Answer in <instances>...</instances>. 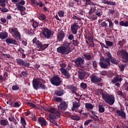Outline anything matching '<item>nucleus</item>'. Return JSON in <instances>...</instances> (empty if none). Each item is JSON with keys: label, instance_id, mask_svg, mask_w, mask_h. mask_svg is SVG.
Listing matches in <instances>:
<instances>
[{"label": "nucleus", "instance_id": "obj_32", "mask_svg": "<svg viewBox=\"0 0 128 128\" xmlns=\"http://www.w3.org/2000/svg\"><path fill=\"white\" fill-rule=\"evenodd\" d=\"M87 40H89L90 44H91L92 46H94V38L92 36H88L87 37Z\"/></svg>", "mask_w": 128, "mask_h": 128}, {"label": "nucleus", "instance_id": "obj_4", "mask_svg": "<svg viewBox=\"0 0 128 128\" xmlns=\"http://www.w3.org/2000/svg\"><path fill=\"white\" fill-rule=\"evenodd\" d=\"M50 82L52 84H53V86H60L62 84V80L58 76H54L50 80Z\"/></svg>", "mask_w": 128, "mask_h": 128}, {"label": "nucleus", "instance_id": "obj_13", "mask_svg": "<svg viewBox=\"0 0 128 128\" xmlns=\"http://www.w3.org/2000/svg\"><path fill=\"white\" fill-rule=\"evenodd\" d=\"M48 120L51 124L58 126V123L56 122V114H50L48 116Z\"/></svg>", "mask_w": 128, "mask_h": 128}, {"label": "nucleus", "instance_id": "obj_53", "mask_svg": "<svg viewBox=\"0 0 128 128\" xmlns=\"http://www.w3.org/2000/svg\"><path fill=\"white\" fill-rule=\"evenodd\" d=\"M64 12L62 10H60L58 13V16H60V18L64 17Z\"/></svg>", "mask_w": 128, "mask_h": 128}, {"label": "nucleus", "instance_id": "obj_46", "mask_svg": "<svg viewBox=\"0 0 128 128\" xmlns=\"http://www.w3.org/2000/svg\"><path fill=\"white\" fill-rule=\"evenodd\" d=\"M0 10L2 12H8V9L4 8V6H2V8H0Z\"/></svg>", "mask_w": 128, "mask_h": 128}, {"label": "nucleus", "instance_id": "obj_1", "mask_svg": "<svg viewBox=\"0 0 128 128\" xmlns=\"http://www.w3.org/2000/svg\"><path fill=\"white\" fill-rule=\"evenodd\" d=\"M46 82L42 78H34L32 81V84L34 90H38L39 88L41 90H48V88L44 85Z\"/></svg>", "mask_w": 128, "mask_h": 128}, {"label": "nucleus", "instance_id": "obj_18", "mask_svg": "<svg viewBox=\"0 0 128 128\" xmlns=\"http://www.w3.org/2000/svg\"><path fill=\"white\" fill-rule=\"evenodd\" d=\"M6 42L9 44H14L16 46L18 44V42L16 40H14L12 38H7L6 40Z\"/></svg>", "mask_w": 128, "mask_h": 128}, {"label": "nucleus", "instance_id": "obj_3", "mask_svg": "<svg viewBox=\"0 0 128 128\" xmlns=\"http://www.w3.org/2000/svg\"><path fill=\"white\" fill-rule=\"evenodd\" d=\"M9 32L12 34V36H15L17 38L20 39V33L18 32V30L16 28H9Z\"/></svg>", "mask_w": 128, "mask_h": 128}, {"label": "nucleus", "instance_id": "obj_39", "mask_svg": "<svg viewBox=\"0 0 128 128\" xmlns=\"http://www.w3.org/2000/svg\"><path fill=\"white\" fill-rule=\"evenodd\" d=\"M35 4H36V6H39L40 8H42V6H44V3L40 1V0H38L36 2Z\"/></svg>", "mask_w": 128, "mask_h": 128}, {"label": "nucleus", "instance_id": "obj_36", "mask_svg": "<svg viewBox=\"0 0 128 128\" xmlns=\"http://www.w3.org/2000/svg\"><path fill=\"white\" fill-rule=\"evenodd\" d=\"M31 22H32V26L33 28H36L38 27V24H39L38 22L34 21V20H32Z\"/></svg>", "mask_w": 128, "mask_h": 128}, {"label": "nucleus", "instance_id": "obj_20", "mask_svg": "<svg viewBox=\"0 0 128 128\" xmlns=\"http://www.w3.org/2000/svg\"><path fill=\"white\" fill-rule=\"evenodd\" d=\"M122 76H120V75H116L112 80V84H116L118 82H122Z\"/></svg>", "mask_w": 128, "mask_h": 128}, {"label": "nucleus", "instance_id": "obj_59", "mask_svg": "<svg viewBox=\"0 0 128 128\" xmlns=\"http://www.w3.org/2000/svg\"><path fill=\"white\" fill-rule=\"evenodd\" d=\"M114 12H115L114 8H113V10H109L108 11V14H111L112 16V14H114Z\"/></svg>", "mask_w": 128, "mask_h": 128}, {"label": "nucleus", "instance_id": "obj_16", "mask_svg": "<svg viewBox=\"0 0 128 128\" xmlns=\"http://www.w3.org/2000/svg\"><path fill=\"white\" fill-rule=\"evenodd\" d=\"M60 70L62 72V74L66 76V80H70V72H68V70H66V69L60 68Z\"/></svg>", "mask_w": 128, "mask_h": 128}, {"label": "nucleus", "instance_id": "obj_49", "mask_svg": "<svg viewBox=\"0 0 128 128\" xmlns=\"http://www.w3.org/2000/svg\"><path fill=\"white\" fill-rule=\"evenodd\" d=\"M12 90H20V86L18 85H14L12 86Z\"/></svg>", "mask_w": 128, "mask_h": 128}, {"label": "nucleus", "instance_id": "obj_9", "mask_svg": "<svg viewBox=\"0 0 128 128\" xmlns=\"http://www.w3.org/2000/svg\"><path fill=\"white\" fill-rule=\"evenodd\" d=\"M78 28H80V25H78V22H74V23L71 25L70 30L72 34H76L78 30Z\"/></svg>", "mask_w": 128, "mask_h": 128}, {"label": "nucleus", "instance_id": "obj_42", "mask_svg": "<svg viewBox=\"0 0 128 128\" xmlns=\"http://www.w3.org/2000/svg\"><path fill=\"white\" fill-rule=\"evenodd\" d=\"M124 42H126V40L124 39H123L122 40L119 41L118 43V44H119L120 48H123L124 44Z\"/></svg>", "mask_w": 128, "mask_h": 128}, {"label": "nucleus", "instance_id": "obj_15", "mask_svg": "<svg viewBox=\"0 0 128 128\" xmlns=\"http://www.w3.org/2000/svg\"><path fill=\"white\" fill-rule=\"evenodd\" d=\"M38 123L40 124L41 126H48V123L44 117H39L38 118Z\"/></svg>", "mask_w": 128, "mask_h": 128}, {"label": "nucleus", "instance_id": "obj_27", "mask_svg": "<svg viewBox=\"0 0 128 128\" xmlns=\"http://www.w3.org/2000/svg\"><path fill=\"white\" fill-rule=\"evenodd\" d=\"M48 112L51 114H56V112H57L58 116H60V111H56V108H48Z\"/></svg>", "mask_w": 128, "mask_h": 128}, {"label": "nucleus", "instance_id": "obj_11", "mask_svg": "<svg viewBox=\"0 0 128 128\" xmlns=\"http://www.w3.org/2000/svg\"><path fill=\"white\" fill-rule=\"evenodd\" d=\"M99 64L101 68H108V66H110V62L108 61V59H104L103 62H100Z\"/></svg>", "mask_w": 128, "mask_h": 128}, {"label": "nucleus", "instance_id": "obj_23", "mask_svg": "<svg viewBox=\"0 0 128 128\" xmlns=\"http://www.w3.org/2000/svg\"><path fill=\"white\" fill-rule=\"evenodd\" d=\"M64 48H66L67 50L70 52H72V50L70 48V43H68V42H66L64 43V46H63Z\"/></svg>", "mask_w": 128, "mask_h": 128}, {"label": "nucleus", "instance_id": "obj_45", "mask_svg": "<svg viewBox=\"0 0 128 128\" xmlns=\"http://www.w3.org/2000/svg\"><path fill=\"white\" fill-rule=\"evenodd\" d=\"M70 88H71L72 94H74V92H76V90H78V89L76 88V86H74V85H72V86H71Z\"/></svg>", "mask_w": 128, "mask_h": 128}, {"label": "nucleus", "instance_id": "obj_51", "mask_svg": "<svg viewBox=\"0 0 128 128\" xmlns=\"http://www.w3.org/2000/svg\"><path fill=\"white\" fill-rule=\"evenodd\" d=\"M101 26L102 28H106V27L108 26V24H106V22H102Z\"/></svg>", "mask_w": 128, "mask_h": 128}, {"label": "nucleus", "instance_id": "obj_62", "mask_svg": "<svg viewBox=\"0 0 128 128\" xmlns=\"http://www.w3.org/2000/svg\"><path fill=\"white\" fill-rule=\"evenodd\" d=\"M6 0H0V4H1L2 6H6Z\"/></svg>", "mask_w": 128, "mask_h": 128}, {"label": "nucleus", "instance_id": "obj_6", "mask_svg": "<svg viewBox=\"0 0 128 128\" xmlns=\"http://www.w3.org/2000/svg\"><path fill=\"white\" fill-rule=\"evenodd\" d=\"M42 34L48 40L52 36V30H50L46 28H42Z\"/></svg>", "mask_w": 128, "mask_h": 128}, {"label": "nucleus", "instance_id": "obj_26", "mask_svg": "<svg viewBox=\"0 0 128 128\" xmlns=\"http://www.w3.org/2000/svg\"><path fill=\"white\" fill-rule=\"evenodd\" d=\"M64 89H60L55 92V94L58 96H64Z\"/></svg>", "mask_w": 128, "mask_h": 128}, {"label": "nucleus", "instance_id": "obj_35", "mask_svg": "<svg viewBox=\"0 0 128 128\" xmlns=\"http://www.w3.org/2000/svg\"><path fill=\"white\" fill-rule=\"evenodd\" d=\"M71 120H80V118L79 116H75V115H72L70 116Z\"/></svg>", "mask_w": 128, "mask_h": 128}, {"label": "nucleus", "instance_id": "obj_54", "mask_svg": "<svg viewBox=\"0 0 128 128\" xmlns=\"http://www.w3.org/2000/svg\"><path fill=\"white\" fill-rule=\"evenodd\" d=\"M117 92L118 96H120L122 98H124V93L122 90H118Z\"/></svg>", "mask_w": 128, "mask_h": 128}, {"label": "nucleus", "instance_id": "obj_64", "mask_svg": "<svg viewBox=\"0 0 128 128\" xmlns=\"http://www.w3.org/2000/svg\"><path fill=\"white\" fill-rule=\"evenodd\" d=\"M21 76H28V72H22L20 73Z\"/></svg>", "mask_w": 128, "mask_h": 128}, {"label": "nucleus", "instance_id": "obj_14", "mask_svg": "<svg viewBox=\"0 0 128 128\" xmlns=\"http://www.w3.org/2000/svg\"><path fill=\"white\" fill-rule=\"evenodd\" d=\"M57 42H60L64 40V38L66 36V34H64V32L62 30H61L60 32H58L57 34Z\"/></svg>", "mask_w": 128, "mask_h": 128}, {"label": "nucleus", "instance_id": "obj_61", "mask_svg": "<svg viewBox=\"0 0 128 128\" xmlns=\"http://www.w3.org/2000/svg\"><path fill=\"white\" fill-rule=\"evenodd\" d=\"M48 46V44H44V45L42 44L41 50H46V48H47Z\"/></svg>", "mask_w": 128, "mask_h": 128}, {"label": "nucleus", "instance_id": "obj_58", "mask_svg": "<svg viewBox=\"0 0 128 128\" xmlns=\"http://www.w3.org/2000/svg\"><path fill=\"white\" fill-rule=\"evenodd\" d=\"M92 120H86L84 122V126H88V124H90V122H92Z\"/></svg>", "mask_w": 128, "mask_h": 128}, {"label": "nucleus", "instance_id": "obj_22", "mask_svg": "<svg viewBox=\"0 0 128 128\" xmlns=\"http://www.w3.org/2000/svg\"><path fill=\"white\" fill-rule=\"evenodd\" d=\"M8 33L6 32H0V40H6L8 38Z\"/></svg>", "mask_w": 128, "mask_h": 128}, {"label": "nucleus", "instance_id": "obj_10", "mask_svg": "<svg viewBox=\"0 0 128 128\" xmlns=\"http://www.w3.org/2000/svg\"><path fill=\"white\" fill-rule=\"evenodd\" d=\"M90 78L92 82V84H98V82H102V77H99L98 76L94 74H92Z\"/></svg>", "mask_w": 128, "mask_h": 128}, {"label": "nucleus", "instance_id": "obj_34", "mask_svg": "<svg viewBox=\"0 0 128 128\" xmlns=\"http://www.w3.org/2000/svg\"><path fill=\"white\" fill-rule=\"evenodd\" d=\"M83 56H84V58H85L86 60H90L92 58V57L90 54H84Z\"/></svg>", "mask_w": 128, "mask_h": 128}, {"label": "nucleus", "instance_id": "obj_55", "mask_svg": "<svg viewBox=\"0 0 128 128\" xmlns=\"http://www.w3.org/2000/svg\"><path fill=\"white\" fill-rule=\"evenodd\" d=\"M92 67H93L94 68L95 70L96 69V68H98V64L96 63V60L93 61Z\"/></svg>", "mask_w": 128, "mask_h": 128}, {"label": "nucleus", "instance_id": "obj_48", "mask_svg": "<svg viewBox=\"0 0 128 128\" xmlns=\"http://www.w3.org/2000/svg\"><path fill=\"white\" fill-rule=\"evenodd\" d=\"M106 44L108 46H112V45L114 44V42L108 40H106Z\"/></svg>", "mask_w": 128, "mask_h": 128}, {"label": "nucleus", "instance_id": "obj_56", "mask_svg": "<svg viewBox=\"0 0 128 128\" xmlns=\"http://www.w3.org/2000/svg\"><path fill=\"white\" fill-rule=\"evenodd\" d=\"M20 122H21L22 124H26V120L22 116L20 117Z\"/></svg>", "mask_w": 128, "mask_h": 128}, {"label": "nucleus", "instance_id": "obj_40", "mask_svg": "<svg viewBox=\"0 0 128 128\" xmlns=\"http://www.w3.org/2000/svg\"><path fill=\"white\" fill-rule=\"evenodd\" d=\"M80 86L82 90H86L88 88V84L84 83V82H82L80 84Z\"/></svg>", "mask_w": 128, "mask_h": 128}, {"label": "nucleus", "instance_id": "obj_2", "mask_svg": "<svg viewBox=\"0 0 128 128\" xmlns=\"http://www.w3.org/2000/svg\"><path fill=\"white\" fill-rule=\"evenodd\" d=\"M102 98L106 104L112 106L114 104L115 98L113 95L109 94L108 93L102 94Z\"/></svg>", "mask_w": 128, "mask_h": 128}, {"label": "nucleus", "instance_id": "obj_12", "mask_svg": "<svg viewBox=\"0 0 128 128\" xmlns=\"http://www.w3.org/2000/svg\"><path fill=\"white\" fill-rule=\"evenodd\" d=\"M57 52L61 54H68L70 52L64 46H60L56 48Z\"/></svg>", "mask_w": 128, "mask_h": 128}, {"label": "nucleus", "instance_id": "obj_8", "mask_svg": "<svg viewBox=\"0 0 128 128\" xmlns=\"http://www.w3.org/2000/svg\"><path fill=\"white\" fill-rule=\"evenodd\" d=\"M117 56L119 58L120 56L122 60H128V52L124 50H118L117 52Z\"/></svg>", "mask_w": 128, "mask_h": 128}, {"label": "nucleus", "instance_id": "obj_19", "mask_svg": "<svg viewBox=\"0 0 128 128\" xmlns=\"http://www.w3.org/2000/svg\"><path fill=\"white\" fill-rule=\"evenodd\" d=\"M118 116H121L124 120L126 118V115L124 112L122 110H117L116 112Z\"/></svg>", "mask_w": 128, "mask_h": 128}, {"label": "nucleus", "instance_id": "obj_31", "mask_svg": "<svg viewBox=\"0 0 128 128\" xmlns=\"http://www.w3.org/2000/svg\"><path fill=\"white\" fill-rule=\"evenodd\" d=\"M16 6L18 10H20V12H24L26 10V7L22 5L16 4Z\"/></svg>", "mask_w": 128, "mask_h": 128}, {"label": "nucleus", "instance_id": "obj_57", "mask_svg": "<svg viewBox=\"0 0 128 128\" xmlns=\"http://www.w3.org/2000/svg\"><path fill=\"white\" fill-rule=\"evenodd\" d=\"M120 72H124V68H126V65L121 64L120 66Z\"/></svg>", "mask_w": 128, "mask_h": 128}, {"label": "nucleus", "instance_id": "obj_60", "mask_svg": "<svg viewBox=\"0 0 128 128\" xmlns=\"http://www.w3.org/2000/svg\"><path fill=\"white\" fill-rule=\"evenodd\" d=\"M26 4V2H24V0H21L20 2H18V4H19V6H24Z\"/></svg>", "mask_w": 128, "mask_h": 128}, {"label": "nucleus", "instance_id": "obj_43", "mask_svg": "<svg viewBox=\"0 0 128 128\" xmlns=\"http://www.w3.org/2000/svg\"><path fill=\"white\" fill-rule=\"evenodd\" d=\"M122 88L128 92V82H126L122 86Z\"/></svg>", "mask_w": 128, "mask_h": 128}, {"label": "nucleus", "instance_id": "obj_47", "mask_svg": "<svg viewBox=\"0 0 128 128\" xmlns=\"http://www.w3.org/2000/svg\"><path fill=\"white\" fill-rule=\"evenodd\" d=\"M39 16L42 20H46V16L44 14H40Z\"/></svg>", "mask_w": 128, "mask_h": 128}, {"label": "nucleus", "instance_id": "obj_28", "mask_svg": "<svg viewBox=\"0 0 128 128\" xmlns=\"http://www.w3.org/2000/svg\"><path fill=\"white\" fill-rule=\"evenodd\" d=\"M106 22H109V28L110 30H114V23L110 19H107Z\"/></svg>", "mask_w": 128, "mask_h": 128}, {"label": "nucleus", "instance_id": "obj_63", "mask_svg": "<svg viewBox=\"0 0 128 128\" xmlns=\"http://www.w3.org/2000/svg\"><path fill=\"white\" fill-rule=\"evenodd\" d=\"M20 104L18 102H14L13 106L14 108H20Z\"/></svg>", "mask_w": 128, "mask_h": 128}, {"label": "nucleus", "instance_id": "obj_7", "mask_svg": "<svg viewBox=\"0 0 128 128\" xmlns=\"http://www.w3.org/2000/svg\"><path fill=\"white\" fill-rule=\"evenodd\" d=\"M16 62L18 66H25L26 68H30V63L28 62V61H24V60L20 58H18L16 59Z\"/></svg>", "mask_w": 128, "mask_h": 128}, {"label": "nucleus", "instance_id": "obj_38", "mask_svg": "<svg viewBox=\"0 0 128 128\" xmlns=\"http://www.w3.org/2000/svg\"><path fill=\"white\" fill-rule=\"evenodd\" d=\"M110 62L114 64H118V60H116V59L114 58L113 57H112V58L110 59Z\"/></svg>", "mask_w": 128, "mask_h": 128}, {"label": "nucleus", "instance_id": "obj_52", "mask_svg": "<svg viewBox=\"0 0 128 128\" xmlns=\"http://www.w3.org/2000/svg\"><path fill=\"white\" fill-rule=\"evenodd\" d=\"M97 94H102H102L106 93H104V90L102 89H98L97 90Z\"/></svg>", "mask_w": 128, "mask_h": 128}, {"label": "nucleus", "instance_id": "obj_17", "mask_svg": "<svg viewBox=\"0 0 128 128\" xmlns=\"http://www.w3.org/2000/svg\"><path fill=\"white\" fill-rule=\"evenodd\" d=\"M68 104L65 101H62L60 102L59 106L58 108L62 110H66L68 108Z\"/></svg>", "mask_w": 128, "mask_h": 128}, {"label": "nucleus", "instance_id": "obj_29", "mask_svg": "<svg viewBox=\"0 0 128 128\" xmlns=\"http://www.w3.org/2000/svg\"><path fill=\"white\" fill-rule=\"evenodd\" d=\"M85 108L86 110H92L94 108V106L90 103H86Z\"/></svg>", "mask_w": 128, "mask_h": 128}, {"label": "nucleus", "instance_id": "obj_25", "mask_svg": "<svg viewBox=\"0 0 128 128\" xmlns=\"http://www.w3.org/2000/svg\"><path fill=\"white\" fill-rule=\"evenodd\" d=\"M0 124L2 126H8V121L6 119H2L0 120Z\"/></svg>", "mask_w": 128, "mask_h": 128}, {"label": "nucleus", "instance_id": "obj_24", "mask_svg": "<svg viewBox=\"0 0 128 128\" xmlns=\"http://www.w3.org/2000/svg\"><path fill=\"white\" fill-rule=\"evenodd\" d=\"M84 6H94V2H92L91 0H83Z\"/></svg>", "mask_w": 128, "mask_h": 128}, {"label": "nucleus", "instance_id": "obj_30", "mask_svg": "<svg viewBox=\"0 0 128 128\" xmlns=\"http://www.w3.org/2000/svg\"><path fill=\"white\" fill-rule=\"evenodd\" d=\"M106 55L107 57H106L104 60L108 59V61L110 62V59L112 58V54L108 51L106 52Z\"/></svg>", "mask_w": 128, "mask_h": 128}, {"label": "nucleus", "instance_id": "obj_21", "mask_svg": "<svg viewBox=\"0 0 128 128\" xmlns=\"http://www.w3.org/2000/svg\"><path fill=\"white\" fill-rule=\"evenodd\" d=\"M78 76L80 80H84V77L86 76V72L84 70H80L78 72Z\"/></svg>", "mask_w": 128, "mask_h": 128}, {"label": "nucleus", "instance_id": "obj_41", "mask_svg": "<svg viewBox=\"0 0 128 128\" xmlns=\"http://www.w3.org/2000/svg\"><path fill=\"white\" fill-rule=\"evenodd\" d=\"M36 46H37L38 48H40L42 50V43L40 42V40H38L36 42Z\"/></svg>", "mask_w": 128, "mask_h": 128}, {"label": "nucleus", "instance_id": "obj_37", "mask_svg": "<svg viewBox=\"0 0 128 128\" xmlns=\"http://www.w3.org/2000/svg\"><path fill=\"white\" fill-rule=\"evenodd\" d=\"M98 107L100 112H104V105H98Z\"/></svg>", "mask_w": 128, "mask_h": 128}, {"label": "nucleus", "instance_id": "obj_44", "mask_svg": "<svg viewBox=\"0 0 128 128\" xmlns=\"http://www.w3.org/2000/svg\"><path fill=\"white\" fill-rule=\"evenodd\" d=\"M72 42V44L73 46H78V44H80V42H78V40H73Z\"/></svg>", "mask_w": 128, "mask_h": 128}, {"label": "nucleus", "instance_id": "obj_50", "mask_svg": "<svg viewBox=\"0 0 128 128\" xmlns=\"http://www.w3.org/2000/svg\"><path fill=\"white\" fill-rule=\"evenodd\" d=\"M96 14L98 17L101 16H102V12L100 10L99 11H96Z\"/></svg>", "mask_w": 128, "mask_h": 128}, {"label": "nucleus", "instance_id": "obj_33", "mask_svg": "<svg viewBox=\"0 0 128 128\" xmlns=\"http://www.w3.org/2000/svg\"><path fill=\"white\" fill-rule=\"evenodd\" d=\"M72 106L74 109L78 108H79V106H80V102L75 101L72 102Z\"/></svg>", "mask_w": 128, "mask_h": 128}, {"label": "nucleus", "instance_id": "obj_5", "mask_svg": "<svg viewBox=\"0 0 128 128\" xmlns=\"http://www.w3.org/2000/svg\"><path fill=\"white\" fill-rule=\"evenodd\" d=\"M74 62L78 68H84L82 64H84V58H82V57L80 56L75 59L74 60Z\"/></svg>", "mask_w": 128, "mask_h": 128}]
</instances>
